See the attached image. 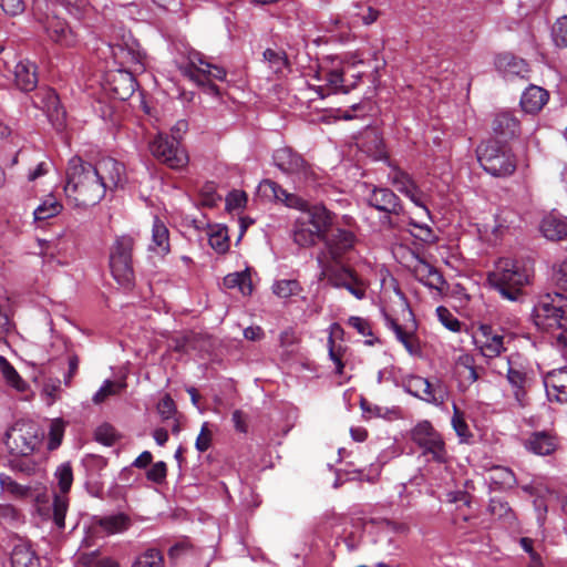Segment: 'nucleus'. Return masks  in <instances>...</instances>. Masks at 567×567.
<instances>
[{
    "mask_svg": "<svg viewBox=\"0 0 567 567\" xmlns=\"http://www.w3.org/2000/svg\"><path fill=\"white\" fill-rule=\"evenodd\" d=\"M93 169V164L74 156L69 161L64 193L75 207L86 208L99 204L104 196V187Z\"/></svg>",
    "mask_w": 567,
    "mask_h": 567,
    "instance_id": "f257e3e1",
    "label": "nucleus"
},
{
    "mask_svg": "<svg viewBox=\"0 0 567 567\" xmlns=\"http://www.w3.org/2000/svg\"><path fill=\"white\" fill-rule=\"evenodd\" d=\"M530 316L540 330L567 331V296L558 292L539 296Z\"/></svg>",
    "mask_w": 567,
    "mask_h": 567,
    "instance_id": "f03ea898",
    "label": "nucleus"
},
{
    "mask_svg": "<svg viewBox=\"0 0 567 567\" xmlns=\"http://www.w3.org/2000/svg\"><path fill=\"white\" fill-rule=\"evenodd\" d=\"M488 280L502 297L517 301L522 296L523 286L529 281V272L518 261L501 259L489 274Z\"/></svg>",
    "mask_w": 567,
    "mask_h": 567,
    "instance_id": "7ed1b4c3",
    "label": "nucleus"
},
{
    "mask_svg": "<svg viewBox=\"0 0 567 567\" xmlns=\"http://www.w3.org/2000/svg\"><path fill=\"white\" fill-rule=\"evenodd\" d=\"M477 159L483 169L495 177H507L517 167L515 155L497 141H488L477 148Z\"/></svg>",
    "mask_w": 567,
    "mask_h": 567,
    "instance_id": "20e7f679",
    "label": "nucleus"
},
{
    "mask_svg": "<svg viewBox=\"0 0 567 567\" xmlns=\"http://www.w3.org/2000/svg\"><path fill=\"white\" fill-rule=\"evenodd\" d=\"M135 238L120 235L110 247L109 264L113 278L122 286L128 287L134 280L133 250Z\"/></svg>",
    "mask_w": 567,
    "mask_h": 567,
    "instance_id": "39448f33",
    "label": "nucleus"
},
{
    "mask_svg": "<svg viewBox=\"0 0 567 567\" xmlns=\"http://www.w3.org/2000/svg\"><path fill=\"white\" fill-rule=\"evenodd\" d=\"M42 432L32 421H17L4 434V444L11 455H31L41 444Z\"/></svg>",
    "mask_w": 567,
    "mask_h": 567,
    "instance_id": "423d86ee",
    "label": "nucleus"
},
{
    "mask_svg": "<svg viewBox=\"0 0 567 567\" xmlns=\"http://www.w3.org/2000/svg\"><path fill=\"white\" fill-rule=\"evenodd\" d=\"M369 206L384 214L380 223L382 226L393 229L404 221L405 212L400 198L389 188L374 187L367 197Z\"/></svg>",
    "mask_w": 567,
    "mask_h": 567,
    "instance_id": "0eeeda50",
    "label": "nucleus"
},
{
    "mask_svg": "<svg viewBox=\"0 0 567 567\" xmlns=\"http://www.w3.org/2000/svg\"><path fill=\"white\" fill-rule=\"evenodd\" d=\"M411 440L429 461L444 463L447 457L444 440L431 422L424 420L411 430Z\"/></svg>",
    "mask_w": 567,
    "mask_h": 567,
    "instance_id": "6e6552de",
    "label": "nucleus"
},
{
    "mask_svg": "<svg viewBox=\"0 0 567 567\" xmlns=\"http://www.w3.org/2000/svg\"><path fill=\"white\" fill-rule=\"evenodd\" d=\"M182 74L198 85H205L210 79L224 80L226 71L206 61L197 51H190L185 63L179 65Z\"/></svg>",
    "mask_w": 567,
    "mask_h": 567,
    "instance_id": "1a4fd4ad",
    "label": "nucleus"
},
{
    "mask_svg": "<svg viewBox=\"0 0 567 567\" xmlns=\"http://www.w3.org/2000/svg\"><path fill=\"white\" fill-rule=\"evenodd\" d=\"M497 372L501 375H505L508 383L513 389V393L515 399L523 403L526 391L530 384V373L518 354H512L507 357L505 360H502L501 365L498 367Z\"/></svg>",
    "mask_w": 567,
    "mask_h": 567,
    "instance_id": "9d476101",
    "label": "nucleus"
},
{
    "mask_svg": "<svg viewBox=\"0 0 567 567\" xmlns=\"http://www.w3.org/2000/svg\"><path fill=\"white\" fill-rule=\"evenodd\" d=\"M150 151L154 157L174 169L183 168L188 163L186 152L179 147L175 136L157 134L150 142Z\"/></svg>",
    "mask_w": 567,
    "mask_h": 567,
    "instance_id": "9b49d317",
    "label": "nucleus"
},
{
    "mask_svg": "<svg viewBox=\"0 0 567 567\" xmlns=\"http://www.w3.org/2000/svg\"><path fill=\"white\" fill-rule=\"evenodd\" d=\"M274 164L282 173L295 176L300 182L315 178V172L303 157L290 147H281L272 155Z\"/></svg>",
    "mask_w": 567,
    "mask_h": 567,
    "instance_id": "f8f14e48",
    "label": "nucleus"
},
{
    "mask_svg": "<svg viewBox=\"0 0 567 567\" xmlns=\"http://www.w3.org/2000/svg\"><path fill=\"white\" fill-rule=\"evenodd\" d=\"M512 340L511 333H504L491 326L482 324L477 334L474 336V342L485 358L499 357L506 351V343Z\"/></svg>",
    "mask_w": 567,
    "mask_h": 567,
    "instance_id": "ddd939ff",
    "label": "nucleus"
},
{
    "mask_svg": "<svg viewBox=\"0 0 567 567\" xmlns=\"http://www.w3.org/2000/svg\"><path fill=\"white\" fill-rule=\"evenodd\" d=\"M321 241L324 247L317 255H324L330 260H342L354 248L357 237L349 229L336 228Z\"/></svg>",
    "mask_w": 567,
    "mask_h": 567,
    "instance_id": "4468645a",
    "label": "nucleus"
},
{
    "mask_svg": "<svg viewBox=\"0 0 567 567\" xmlns=\"http://www.w3.org/2000/svg\"><path fill=\"white\" fill-rule=\"evenodd\" d=\"M93 169L104 192H113L126 182L124 165L113 157H103L93 164Z\"/></svg>",
    "mask_w": 567,
    "mask_h": 567,
    "instance_id": "2eb2a0df",
    "label": "nucleus"
},
{
    "mask_svg": "<svg viewBox=\"0 0 567 567\" xmlns=\"http://www.w3.org/2000/svg\"><path fill=\"white\" fill-rule=\"evenodd\" d=\"M316 260L319 267L318 280L327 281L334 288L346 286L347 279L353 272L352 269L343 265L342 260L326 259L324 255H317Z\"/></svg>",
    "mask_w": 567,
    "mask_h": 567,
    "instance_id": "dca6fc26",
    "label": "nucleus"
},
{
    "mask_svg": "<svg viewBox=\"0 0 567 567\" xmlns=\"http://www.w3.org/2000/svg\"><path fill=\"white\" fill-rule=\"evenodd\" d=\"M44 29L48 38L61 47L71 48L78 43V35L70 29L68 23L60 18L48 17Z\"/></svg>",
    "mask_w": 567,
    "mask_h": 567,
    "instance_id": "f3484780",
    "label": "nucleus"
},
{
    "mask_svg": "<svg viewBox=\"0 0 567 567\" xmlns=\"http://www.w3.org/2000/svg\"><path fill=\"white\" fill-rule=\"evenodd\" d=\"M259 187L267 197L274 198L278 202H282L287 207L299 209L302 212H307L310 208L307 200H305L298 195L288 193L276 182L267 179L260 183Z\"/></svg>",
    "mask_w": 567,
    "mask_h": 567,
    "instance_id": "a211bd4d",
    "label": "nucleus"
},
{
    "mask_svg": "<svg viewBox=\"0 0 567 567\" xmlns=\"http://www.w3.org/2000/svg\"><path fill=\"white\" fill-rule=\"evenodd\" d=\"M306 221L313 228V231L321 237V240L334 226L336 214L321 204L312 205L306 212Z\"/></svg>",
    "mask_w": 567,
    "mask_h": 567,
    "instance_id": "6ab92c4d",
    "label": "nucleus"
},
{
    "mask_svg": "<svg viewBox=\"0 0 567 567\" xmlns=\"http://www.w3.org/2000/svg\"><path fill=\"white\" fill-rule=\"evenodd\" d=\"M544 385L549 400L567 402V369L549 371L544 377Z\"/></svg>",
    "mask_w": 567,
    "mask_h": 567,
    "instance_id": "aec40b11",
    "label": "nucleus"
},
{
    "mask_svg": "<svg viewBox=\"0 0 567 567\" xmlns=\"http://www.w3.org/2000/svg\"><path fill=\"white\" fill-rule=\"evenodd\" d=\"M495 65L507 80L514 78L526 79L529 73L528 64L511 53L499 54L496 58Z\"/></svg>",
    "mask_w": 567,
    "mask_h": 567,
    "instance_id": "412c9836",
    "label": "nucleus"
},
{
    "mask_svg": "<svg viewBox=\"0 0 567 567\" xmlns=\"http://www.w3.org/2000/svg\"><path fill=\"white\" fill-rule=\"evenodd\" d=\"M40 103L55 130L62 131L65 126V112L60 105L56 93L52 90L44 91L41 94Z\"/></svg>",
    "mask_w": 567,
    "mask_h": 567,
    "instance_id": "4be33fe9",
    "label": "nucleus"
},
{
    "mask_svg": "<svg viewBox=\"0 0 567 567\" xmlns=\"http://www.w3.org/2000/svg\"><path fill=\"white\" fill-rule=\"evenodd\" d=\"M539 230L548 240H561L567 236V218L551 212L542 219Z\"/></svg>",
    "mask_w": 567,
    "mask_h": 567,
    "instance_id": "5701e85b",
    "label": "nucleus"
},
{
    "mask_svg": "<svg viewBox=\"0 0 567 567\" xmlns=\"http://www.w3.org/2000/svg\"><path fill=\"white\" fill-rule=\"evenodd\" d=\"M110 86L115 99L125 101L135 92L137 82L131 72L117 70L112 74Z\"/></svg>",
    "mask_w": 567,
    "mask_h": 567,
    "instance_id": "b1692460",
    "label": "nucleus"
},
{
    "mask_svg": "<svg viewBox=\"0 0 567 567\" xmlns=\"http://www.w3.org/2000/svg\"><path fill=\"white\" fill-rule=\"evenodd\" d=\"M415 278L424 286L442 291L445 285V280L440 271L424 260H419L413 268Z\"/></svg>",
    "mask_w": 567,
    "mask_h": 567,
    "instance_id": "393cba45",
    "label": "nucleus"
},
{
    "mask_svg": "<svg viewBox=\"0 0 567 567\" xmlns=\"http://www.w3.org/2000/svg\"><path fill=\"white\" fill-rule=\"evenodd\" d=\"M548 92L540 86L529 85L522 94L520 105L526 113L539 112L548 101Z\"/></svg>",
    "mask_w": 567,
    "mask_h": 567,
    "instance_id": "a878e982",
    "label": "nucleus"
},
{
    "mask_svg": "<svg viewBox=\"0 0 567 567\" xmlns=\"http://www.w3.org/2000/svg\"><path fill=\"white\" fill-rule=\"evenodd\" d=\"M525 446L536 455H549L556 450L557 440L548 432H534L526 440Z\"/></svg>",
    "mask_w": 567,
    "mask_h": 567,
    "instance_id": "bb28decb",
    "label": "nucleus"
},
{
    "mask_svg": "<svg viewBox=\"0 0 567 567\" xmlns=\"http://www.w3.org/2000/svg\"><path fill=\"white\" fill-rule=\"evenodd\" d=\"M493 132L501 140H509L519 132L518 120L509 112L498 113L493 121Z\"/></svg>",
    "mask_w": 567,
    "mask_h": 567,
    "instance_id": "cd10ccee",
    "label": "nucleus"
},
{
    "mask_svg": "<svg viewBox=\"0 0 567 567\" xmlns=\"http://www.w3.org/2000/svg\"><path fill=\"white\" fill-rule=\"evenodd\" d=\"M16 83L22 91H32L38 83L37 66L29 60L19 61L14 66Z\"/></svg>",
    "mask_w": 567,
    "mask_h": 567,
    "instance_id": "c85d7f7f",
    "label": "nucleus"
},
{
    "mask_svg": "<svg viewBox=\"0 0 567 567\" xmlns=\"http://www.w3.org/2000/svg\"><path fill=\"white\" fill-rule=\"evenodd\" d=\"M94 523L106 535L120 534L128 529L131 518L124 513L95 517Z\"/></svg>",
    "mask_w": 567,
    "mask_h": 567,
    "instance_id": "c756f323",
    "label": "nucleus"
},
{
    "mask_svg": "<svg viewBox=\"0 0 567 567\" xmlns=\"http://www.w3.org/2000/svg\"><path fill=\"white\" fill-rule=\"evenodd\" d=\"M386 326L393 331L398 341H400L411 355L421 353V347L414 332L405 330L394 319L386 317Z\"/></svg>",
    "mask_w": 567,
    "mask_h": 567,
    "instance_id": "7c9ffc66",
    "label": "nucleus"
},
{
    "mask_svg": "<svg viewBox=\"0 0 567 567\" xmlns=\"http://www.w3.org/2000/svg\"><path fill=\"white\" fill-rule=\"evenodd\" d=\"M136 47L137 45L135 43H132V45H130L128 43H125L124 45L117 43L112 47L113 56L121 64H130L142 68L143 54Z\"/></svg>",
    "mask_w": 567,
    "mask_h": 567,
    "instance_id": "2f4dec72",
    "label": "nucleus"
},
{
    "mask_svg": "<svg viewBox=\"0 0 567 567\" xmlns=\"http://www.w3.org/2000/svg\"><path fill=\"white\" fill-rule=\"evenodd\" d=\"M343 87V74L340 70L337 69L328 70V72H326L323 84L312 86V89L320 95V97H324L338 92L347 93L348 90H344Z\"/></svg>",
    "mask_w": 567,
    "mask_h": 567,
    "instance_id": "473e14b6",
    "label": "nucleus"
},
{
    "mask_svg": "<svg viewBox=\"0 0 567 567\" xmlns=\"http://www.w3.org/2000/svg\"><path fill=\"white\" fill-rule=\"evenodd\" d=\"M151 250L166 255L169 252V234L165 224L157 217L154 218L152 227V245Z\"/></svg>",
    "mask_w": 567,
    "mask_h": 567,
    "instance_id": "72a5a7b5",
    "label": "nucleus"
},
{
    "mask_svg": "<svg viewBox=\"0 0 567 567\" xmlns=\"http://www.w3.org/2000/svg\"><path fill=\"white\" fill-rule=\"evenodd\" d=\"M321 237L313 231V228L306 219H298L293 227V241L301 247L315 246Z\"/></svg>",
    "mask_w": 567,
    "mask_h": 567,
    "instance_id": "f704fd0d",
    "label": "nucleus"
},
{
    "mask_svg": "<svg viewBox=\"0 0 567 567\" xmlns=\"http://www.w3.org/2000/svg\"><path fill=\"white\" fill-rule=\"evenodd\" d=\"M63 206L53 195H48L43 202L34 209L35 220H47L59 215Z\"/></svg>",
    "mask_w": 567,
    "mask_h": 567,
    "instance_id": "c9c22d12",
    "label": "nucleus"
},
{
    "mask_svg": "<svg viewBox=\"0 0 567 567\" xmlns=\"http://www.w3.org/2000/svg\"><path fill=\"white\" fill-rule=\"evenodd\" d=\"M225 288L227 289H235L237 288L243 296H249L252 292V285L249 274L241 271V272H234L229 274L224 278L223 281Z\"/></svg>",
    "mask_w": 567,
    "mask_h": 567,
    "instance_id": "e433bc0d",
    "label": "nucleus"
},
{
    "mask_svg": "<svg viewBox=\"0 0 567 567\" xmlns=\"http://www.w3.org/2000/svg\"><path fill=\"white\" fill-rule=\"evenodd\" d=\"M404 224H408L409 226L412 227V229H410V233L416 239H419L423 243H427V244H432V243L436 241V236L429 225L417 223L412 217L408 216L406 214L404 217V221H400L399 228H402Z\"/></svg>",
    "mask_w": 567,
    "mask_h": 567,
    "instance_id": "4c0bfd02",
    "label": "nucleus"
},
{
    "mask_svg": "<svg viewBox=\"0 0 567 567\" xmlns=\"http://www.w3.org/2000/svg\"><path fill=\"white\" fill-rule=\"evenodd\" d=\"M12 567H40L39 559L29 547L19 545L11 554Z\"/></svg>",
    "mask_w": 567,
    "mask_h": 567,
    "instance_id": "58836bf2",
    "label": "nucleus"
},
{
    "mask_svg": "<svg viewBox=\"0 0 567 567\" xmlns=\"http://www.w3.org/2000/svg\"><path fill=\"white\" fill-rule=\"evenodd\" d=\"M489 480L492 483L503 488L513 487L516 484L514 473L504 466H494L489 470Z\"/></svg>",
    "mask_w": 567,
    "mask_h": 567,
    "instance_id": "ea45409f",
    "label": "nucleus"
},
{
    "mask_svg": "<svg viewBox=\"0 0 567 567\" xmlns=\"http://www.w3.org/2000/svg\"><path fill=\"white\" fill-rule=\"evenodd\" d=\"M164 558L159 550L151 548L137 556L131 567H163Z\"/></svg>",
    "mask_w": 567,
    "mask_h": 567,
    "instance_id": "a19ab883",
    "label": "nucleus"
},
{
    "mask_svg": "<svg viewBox=\"0 0 567 567\" xmlns=\"http://www.w3.org/2000/svg\"><path fill=\"white\" fill-rule=\"evenodd\" d=\"M0 371L9 385L13 386L18 391H23L25 389L24 381L20 378L17 370L2 355H0Z\"/></svg>",
    "mask_w": 567,
    "mask_h": 567,
    "instance_id": "79ce46f5",
    "label": "nucleus"
},
{
    "mask_svg": "<svg viewBox=\"0 0 567 567\" xmlns=\"http://www.w3.org/2000/svg\"><path fill=\"white\" fill-rule=\"evenodd\" d=\"M302 288L300 284L295 279H281L277 280L272 285V292L279 298H289L297 296L301 292Z\"/></svg>",
    "mask_w": 567,
    "mask_h": 567,
    "instance_id": "37998d69",
    "label": "nucleus"
},
{
    "mask_svg": "<svg viewBox=\"0 0 567 567\" xmlns=\"http://www.w3.org/2000/svg\"><path fill=\"white\" fill-rule=\"evenodd\" d=\"M125 386L126 383L124 381L114 382L111 380H105L101 388L93 395L92 401L95 404H100L104 402L110 395L120 393Z\"/></svg>",
    "mask_w": 567,
    "mask_h": 567,
    "instance_id": "c03bdc74",
    "label": "nucleus"
},
{
    "mask_svg": "<svg viewBox=\"0 0 567 567\" xmlns=\"http://www.w3.org/2000/svg\"><path fill=\"white\" fill-rule=\"evenodd\" d=\"M391 184L402 194H406L410 189L416 186L411 176L398 168H393L389 174Z\"/></svg>",
    "mask_w": 567,
    "mask_h": 567,
    "instance_id": "a18cd8bd",
    "label": "nucleus"
},
{
    "mask_svg": "<svg viewBox=\"0 0 567 567\" xmlns=\"http://www.w3.org/2000/svg\"><path fill=\"white\" fill-rule=\"evenodd\" d=\"M423 391L419 399L435 405L443 404L446 398L445 391L441 385H433L427 379L423 385Z\"/></svg>",
    "mask_w": 567,
    "mask_h": 567,
    "instance_id": "49530a36",
    "label": "nucleus"
},
{
    "mask_svg": "<svg viewBox=\"0 0 567 567\" xmlns=\"http://www.w3.org/2000/svg\"><path fill=\"white\" fill-rule=\"evenodd\" d=\"M0 487L2 492L9 493L13 497L23 498L30 493V487L18 484L9 475L0 474Z\"/></svg>",
    "mask_w": 567,
    "mask_h": 567,
    "instance_id": "de8ad7c7",
    "label": "nucleus"
},
{
    "mask_svg": "<svg viewBox=\"0 0 567 567\" xmlns=\"http://www.w3.org/2000/svg\"><path fill=\"white\" fill-rule=\"evenodd\" d=\"M54 476L62 495H65L73 483V472L70 463H62L55 470Z\"/></svg>",
    "mask_w": 567,
    "mask_h": 567,
    "instance_id": "09e8293b",
    "label": "nucleus"
},
{
    "mask_svg": "<svg viewBox=\"0 0 567 567\" xmlns=\"http://www.w3.org/2000/svg\"><path fill=\"white\" fill-rule=\"evenodd\" d=\"M58 344L63 348L65 351V360L68 363V371L64 373L63 382L66 386H70L72 383V379L78 372L80 359L76 353L68 350V346L63 341H58Z\"/></svg>",
    "mask_w": 567,
    "mask_h": 567,
    "instance_id": "8fccbe9b",
    "label": "nucleus"
},
{
    "mask_svg": "<svg viewBox=\"0 0 567 567\" xmlns=\"http://www.w3.org/2000/svg\"><path fill=\"white\" fill-rule=\"evenodd\" d=\"M69 507V501L65 495H55L53 499V522L59 529L65 527V514Z\"/></svg>",
    "mask_w": 567,
    "mask_h": 567,
    "instance_id": "3c124183",
    "label": "nucleus"
},
{
    "mask_svg": "<svg viewBox=\"0 0 567 567\" xmlns=\"http://www.w3.org/2000/svg\"><path fill=\"white\" fill-rule=\"evenodd\" d=\"M208 236V243L216 252L224 254L228 250L229 241L226 228L213 229Z\"/></svg>",
    "mask_w": 567,
    "mask_h": 567,
    "instance_id": "603ef678",
    "label": "nucleus"
},
{
    "mask_svg": "<svg viewBox=\"0 0 567 567\" xmlns=\"http://www.w3.org/2000/svg\"><path fill=\"white\" fill-rule=\"evenodd\" d=\"M453 410L454 413L451 421L452 426L456 432L457 436L460 437L461 442H467L468 439L472 436L468 425L466 424L463 417V413L457 409L456 405H454Z\"/></svg>",
    "mask_w": 567,
    "mask_h": 567,
    "instance_id": "864d4df0",
    "label": "nucleus"
},
{
    "mask_svg": "<svg viewBox=\"0 0 567 567\" xmlns=\"http://www.w3.org/2000/svg\"><path fill=\"white\" fill-rule=\"evenodd\" d=\"M551 37L557 47H567V14L556 20L551 28Z\"/></svg>",
    "mask_w": 567,
    "mask_h": 567,
    "instance_id": "5fc2aeb1",
    "label": "nucleus"
},
{
    "mask_svg": "<svg viewBox=\"0 0 567 567\" xmlns=\"http://www.w3.org/2000/svg\"><path fill=\"white\" fill-rule=\"evenodd\" d=\"M64 434V422L61 419H54L50 424L49 450H55L60 446Z\"/></svg>",
    "mask_w": 567,
    "mask_h": 567,
    "instance_id": "6e6d98bb",
    "label": "nucleus"
},
{
    "mask_svg": "<svg viewBox=\"0 0 567 567\" xmlns=\"http://www.w3.org/2000/svg\"><path fill=\"white\" fill-rule=\"evenodd\" d=\"M264 59L269 63V68L275 73H280L287 66V59L282 52L267 49L264 52Z\"/></svg>",
    "mask_w": 567,
    "mask_h": 567,
    "instance_id": "4d7b16f0",
    "label": "nucleus"
},
{
    "mask_svg": "<svg viewBox=\"0 0 567 567\" xmlns=\"http://www.w3.org/2000/svg\"><path fill=\"white\" fill-rule=\"evenodd\" d=\"M436 315L440 322L450 331L457 332L461 330V322L447 308L443 306L437 307Z\"/></svg>",
    "mask_w": 567,
    "mask_h": 567,
    "instance_id": "13d9d810",
    "label": "nucleus"
},
{
    "mask_svg": "<svg viewBox=\"0 0 567 567\" xmlns=\"http://www.w3.org/2000/svg\"><path fill=\"white\" fill-rule=\"evenodd\" d=\"M346 282L347 285L342 286L341 288L347 289L352 296H354L359 300L365 297V286L354 271L350 275V278L347 279Z\"/></svg>",
    "mask_w": 567,
    "mask_h": 567,
    "instance_id": "bf43d9fd",
    "label": "nucleus"
},
{
    "mask_svg": "<svg viewBox=\"0 0 567 567\" xmlns=\"http://www.w3.org/2000/svg\"><path fill=\"white\" fill-rule=\"evenodd\" d=\"M95 439L97 442L111 446L115 443L117 434L112 425L103 424L96 429Z\"/></svg>",
    "mask_w": 567,
    "mask_h": 567,
    "instance_id": "052dcab7",
    "label": "nucleus"
},
{
    "mask_svg": "<svg viewBox=\"0 0 567 567\" xmlns=\"http://www.w3.org/2000/svg\"><path fill=\"white\" fill-rule=\"evenodd\" d=\"M247 204V195L244 190H231L226 197V207L228 210L241 209Z\"/></svg>",
    "mask_w": 567,
    "mask_h": 567,
    "instance_id": "680f3d73",
    "label": "nucleus"
},
{
    "mask_svg": "<svg viewBox=\"0 0 567 567\" xmlns=\"http://www.w3.org/2000/svg\"><path fill=\"white\" fill-rule=\"evenodd\" d=\"M213 432L209 429V424L207 422L203 423L200 427V432L196 439L195 447L199 452H206L212 445Z\"/></svg>",
    "mask_w": 567,
    "mask_h": 567,
    "instance_id": "e2e57ef3",
    "label": "nucleus"
},
{
    "mask_svg": "<svg viewBox=\"0 0 567 567\" xmlns=\"http://www.w3.org/2000/svg\"><path fill=\"white\" fill-rule=\"evenodd\" d=\"M425 381H426L425 378H422V377H419V375H412V377L406 379V381L404 383V389L411 395H413L415 398H419L420 394L422 392H424L423 391V385H424Z\"/></svg>",
    "mask_w": 567,
    "mask_h": 567,
    "instance_id": "0e129e2a",
    "label": "nucleus"
},
{
    "mask_svg": "<svg viewBox=\"0 0 567 567\" xmlns=\"http://www.w3.org/2000/svg\"><path fill=\"white\" fill-rule=\"evenodd\" d=\"M0 8L8 16L21 14L24 9V0H0Z\"/></svg>",
    "mask_w": 567,
    "mask_h": 567,
    "instance_id": "69168bd1",
    "label": "nucleus"
},
{
    "mask_svg": "<svg viewBox=\"0 0 567 567\" xmlns=\"http://www.w3.org/2000/svg\"><path fill=\"white\" fill-rule=\"evenodd\" d=\"M167 473L166 464L162 461L156 462L152 465V467L147 471V478L154 483H162Z\"/></svg>",
    "mask_w": 567,
    "mask_h": 567,
    "instance_id": "338daca9",
    "label": "nucleus"
},
{
    "mask_svg": "<svg viewBox=\"0 0 567 567\" xmlns=\"http://www.w3.org/2000/svg\"><path fill=\"white\" fill-rule=\"evenodd\" d=\"M348 324L363 337L372 336L371 326L367 319L353 316L348 319Z\"/></svg>",
    "mask_w": 567,
    "mask_h": 567,
    "instance_id": "774afa93",
    "label": "nucleus"
}]
</instances>
